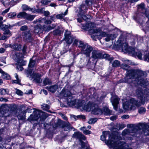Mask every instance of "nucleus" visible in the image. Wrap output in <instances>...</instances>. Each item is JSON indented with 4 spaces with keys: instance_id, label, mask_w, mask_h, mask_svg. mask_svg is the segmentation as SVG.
Wrapping results in <instances>:
<instances>
[{
    "instance_id": "40",
    "label": "nucleus",
    "mask_w": 149,
    "mask_h": 149,
    "mask_svg": "<svg viewBox=\"0 0 149 149\" xmlns=\"http://www.w3.org/2000/svg\"><path fill=\"white\" fill-rule=\"evenodd\" d=\"M63 33V32L58 29H57L53 32V34L54 35H60Z\"/></svg>"
},
{
    "instance_id": "18",
    "label": "nucleus",
    "mask_w": 149,
    "mask_h": 149,
    "mask_svg": "<svg viewBox=\"0 0 149 149\" xmlns=\"http://www.w3.org/2000/svg\"><path fill=\"white\" fill-rule=\"evenodd\" d=\"M41 75L38 73H34L32 76L33 79V81L37 83H40L42 82V80L41 78Z\"/></svg>"
},
{
    "instance_id": "51",
    "label": "nucleus",
    "mask_w": 149,
    "mask_h": 149,
    "mask_svg": "<svg viewBox=\"0 0 149 149\" xmlns=\"http://www.w3.org/2000/svg\"><path fill=\"white\" fill-rule=\"evenodd\" d=\"M51 25H49L44 27L43 30L45 31L48 32L52 29Z\"/></svg>"
},
{
    "instance_id": "55",
    "label": "nucleus",
    "mask_w": 149,
    "mask_h": 149,
    "mask_svg": "<svg viewBox=\"0 0 149 149\" xmlns=\"http://www.w3.org/2000/svg\"><path fill=\"white\" fill-rule=\"evenodd\" d=\"M22 8L23 10L25 11H26L28 10L29 11L30 7L27 5H24L22 6Z\"/></svg>"
},
{
    "instance_id": "36",
    "label": "nucleus",
    "mask_w": 149,
    "mask_h": 149,
    "mask_svg": "<svg viewBox=\"0 0 149 149\" xmlns=\"http://www.w3.org/2000/svg\"><path fill=\"white\" fill-rule=\"evenodd\" d=\"M9 90L7 89L1 88L0 89V94L1 95H5L6 94H8Z\"/></svg>"
},
{
    "instance_id": "11",
    "label": "nucleus",
    "mask_w": 149,
    "mask_h": 149,
    "mask_svg": "<svg viewBox=\"0 0 149 149\" xmlns=\"http://www.w3.org/2000/svg\"><path fill=\"white\" fill-rule=\"evenodd\" d=\"M64 38L63 40L68 44H71L73 42L74 38L72 35H71L70 31L66 30L64 33Z\"/></svg>"
},
{
    "instance_id": "30",
    "label": "nucleus",
    "mask_w": 149,
    "mask_h": 149,
    "mask_svg": "<svg viewBox=\"0 0 149 149\" xmlns=\"http://www.w3.org/2000/svg\"><path fill=\"white\" fill-rule=\"evenodd\" d=\"M86 5L82 4L79 6L80 10L79 12V13H84V10H88V7Z\"/></svg>"
},
{
    "instance_id": "20",
    "label": "nucleus",
    "mask_w": 149,
    "mask_h": 149,
    "mask_svg": "<svg viewBox=\"0 0 149 149\" xmlns=\"http://www.w3.org/2000/svg\"><path fill=\"white\" fill-rule=\"evenodd\" d=\"M42 27L41 25L38 24L35 25L33 32L36 34H38L42 32Z\"/></svg>"
},
{
    "instance_id": "15",
    "label": "nucleus",
    "mask_w": 149,
    "mask_h": 149,
    "mask_svg": "<svg viewBox=\"0 0 149 149\" xmlns=\"http://www.w3.org/2000/svg\"><path fill=\"white\" fill-rule=\"evenodd\" d=\"M77 100H76L72 96L69 98H67V103L70 106H72L76 105L77 107V105L79 104L80 102H79L76 103Z\"/></svg>"
},
{
    "instance_id": "23",
    "label": "nucleus",
    "mask_w": 149,
    "mask_h": 149,
    "mask_svg": "<svg viewBox=\"0 0 149 149\" xmlns=\"http://www.w3.org/2000/svg\"><path fill=\"white\" fill-rule=\"evenodd\" d=\"M117 36V34H109L107 35V37L105 38V40L107 42H108L110 40H113Z\"/></svg>"
},
{
    "instance_id": "32",
    "label": "nucleus",
    "mask_w": 149,
    "mask_h": 149,
    "mask_svg": "<svg viewBox=\"0 0 149 149\" xmlns=\"http://www.w3.org/2000/svg\"><path fill=\"white\" fill-rule=\"evenodd\" d=\"M129 47L128 46L127 43L125 42L123 44L122 46V51L124 53H127L129 50Z\"/></svg>"
},
{
    "instance_id": "25",
    "label": "nucleus",
    "mask_w": 149,
    "mask_h": 149,
    "mask_svg": "<svg viewBox=\"0 0 149 149\" xmlns=\"http://www.w3.org/2000/svg\"><path fill=\"white\" fill-rule=\"evenodd\" d=\"M46 88L48 91L52 93H54L58 88V86L57 85H55L49 87L47 86Z\"/></svg>"
},
{
    "instance_id": "10",
    "label": "nucleus",
    "mask_w": 149,
    "mask_h": 149,
    "mask_svg": "<svg viewBox=\"0 0 149 149\" xmlns=\"http://www.w3.org/2000/svg\"><path fill=\"white\" fill-rule=\"evenodd\" d=\"M108 136L109 137V139L106 142V143L109 146L111 147V148H113L112 146L110 145L109 144L107 143V142L109 141H112V140H113V141H114V139H116V141H117L119 139L117 138H116V136H112L111 139V135L110 134L109 132L107 131V132H103V134L101 136V139L103 141H104L106 140V137Z\"/></svg>"
},
{
    "instance_id": "39",
    "label": "nucleus",
    "mask_w": 149,
    "mask_h": 149,
    "mask_svg": "<svg viewBox=\"0 0 149 149\" xmlns=\"http://www.w3.org/2000/svg\"><path fill=\"white\" fill-rule=\"evenodd\" d=\"M35 17V15L27 14L25 19L30 21H32Z\"/></svg>"
},
{
    "instance_id": "44",
    "label": "nucleus",
    "mask_w": 149,
    "mask_h": 149,
    "mask_svg": "<svg viewBox=\"0 0 149 149\" xmlns=\"http://www.w3.org/2000/svg\"><path fill=\"white\" fill-rule=\"evenodd\" d=\"M146 108L143 107H141L139 108L138 112L141 114H144L146 112Z\"/></svg>"
},
{
    "instance_id": "61",
    "label": "nucleus",
    "mask_w": 149,
    "mask_h": 149,
    "mask_svg": "<svg viewBox=\"0 0 149 149\" xmlns=\"http://www.w3.org/2000/svg\"><path fill=\"white\" fill-rule=\"evenodd\" d=\"M85 3L87 6H88L92 4V2L91 0H86Z\"/></svg>"
},
{
    "instance_id": "58",
    "label": "nucleus",
    "mask_w": 149,
    "mask_h": 149,
    "mask_svg": "<svg viewBox=\"0 0 149 149\" xmlns=\"http://www.w3.org/2000/svg\"><path fill=\"white\" fill-rule=\"evenodd\" d=\"M130 36V35L129 33H127L126 32H123L121 35V36L123 37V38H127V37L128 36Z\"/></svg>"
},
{
    "instance_id": "56",
    "label": "nucleus",
    "mask_w": 149,
    "mask_h": 149,
    "mask_svg": "<svg viewBox=\"0 0 149 149\" xmlns=\"http://www.w3.org/2000/svg\"><path fill=\"white\" fill-rule=\"evenodd\" d=\"M16 14L15 13H10L8 14V17L9 18H13L16 16Z\"/></svg>"
},
{
    "instance_id": "13",
    "label": "nucleus",
    "mask_w": 149,
    "mask_h": 149,
    "mask_svg": "<svg viewBox=\"0 0 149 149\" xmlns=\"http://www.w3.org/2000/svg\"><path fill=\"white\" fill-rule=\"evenodd\" d=\"M101 30L98 32V33H95V34H92L91 35V37L94 40L96 41L97 39L100 40L102 37L106 36L107 37V34L106 32H100Z\"/></svg>"
},
{
    "instance_id": "43",
    "label": "nucleus",
    "mask_w": 149,
    "mask_h": 149,
    "mask_svg": "<svg viewBox=\"0 0 149 149\" xmlns=\"http://www.w3.org/2000/svg\"><path fill=\"white\" fill-rule=\"evenodd\" d=\"M3 34L4 35H7V36H9V37L12 35V33L8 29L4 30Z\"/></svg>"
},
{
    "instance_id": "34",
    "label": "nucleus",
    "mask_w": 149,
    "mask_h": 149,
    "mask_svg": "<svg viewBox=\"0 0 149 149\" xmlns=\"http://www.w3.org/2000/svg\"><path fill=\"white\" fill-rule=\"evenodd\" d=\"M22 47V45L19 44H15L12 46V48L15 50H21Z\"/></svg>"
},
{
    "instance_id": "59",
    "label": "nucleus",
    "mask_w": 149,
    "mask_h": 149,
    "mask_svg": "<svg viewBox=\"0 0 149 149\" xmlns=\"http://www.w3.org/2000/svg\"><path fill=\"white\" fill-rule=\"evenodd\" d=\"M9 38V36H7V35H4L2 36L0 38V40H6L7 39Z\"/></svg>"
},
{
    "instance_id": "2",
    "label": "nucleus",
    "mask_w": 149,
    "mask_h": 149,
    "mask_svg": "<svg viewBox=\"0 0 149 149\" xmlns=\"http://www.w3.org/2000/svg\"><path fill=\"white\" fill-rule=\"evenodd\" d=\"M135 95L139 99L141 102H138L134 98L131 99L128 104V105L126 104L124 106V108L128 109L130 108L131 109L134 110L136 109V106L139 107L141 104H144L145 103L146 100L145 97L143 95V92H142V89L141 88H139L135 91Z\"/></svg>"
},
{
    "instance_id": "7",
    "label": "nucleus",
    "mask_w": 149,
    "mask_h": 149,
    "mask_svg": "<svg viewBox=\"0 0 149 149\" xmlns=\"http://www.w3.org/2000/svg\"><path fill=\"white\" fill-rule=\"evenodd\" d=\"M111 141L107 142L108 144L110 145L111 146L113 147V149H132L131 148H128V146L126 145L124 141H121L120 140H118L115 141L116 139H114Z\"/></svg>"
},
{
    "instance_id": "47",
    "label": "nucleus",
    "mask_w": 149,
    "mask_h": 149,
    "mask_svg": "<svg viewBox=\"0 0 149 149\" xmlns=\"http://www.w3.org/2000/svg\"><path fill=\"white\" fill-rule=\"evenodd\" d=\"M121 68L125 70H127L130 68V66L125 63L122 64L121 65Z\"/></svg>"
},
{
    "instance_id": "3",
    "label": "nucleus",
    "mask_w": 149,
    "mask_h": 149,
    "mask_svg": "<svg viewBox=\"0 0 149 149\" xmlns=\"http://www.w3.org/2000/svg\"><path fill=\"white\" fill-rule=\"evenodd\" d=\"M137 7L138 11L134 15V18L137 22L143 25V23L142 20L143 15L146 16L149 20V11L147 8H146L144 3H142L138 5Z\"/></svg>"
},
{
    "instance_id": "14",
    "label": "nucleus",
    "mask_w": 149,
    "mask_h": 149,
    "mask_svg": "<svg viewBox=\"0 0 149 149\" xmlns=\"http://www.w3.org/2000/svg\"><path fill=\"white\" fill-rule=\"evenodd\" d=\"M22 35L24 40L29 42L32 40V36L30 31H25L23 32Z\"/></svg>"
},
{
    "instance_id": "63",
    "label": "nucleus",
    "mask_w": 149,
    "mask_h": 149,
    "mask_svg": "<svg viewBox=\"0 0 149 149\" xmlns=\"http://www.w3.org/2000/svg\"><path fill=\"white\" fill-rule=\"evenodd\" d=\"M27 49V47L25 45L23 46L22 49V52L24 55H25L26 54V50Z\"/></svg>"
},
{
    "instance_id": "52",
    "label": "nucleus",
    "mask_w": 149,
    "mask_h": 149,
    "mask_svg": "<svg viewBox=\"0 0 149 149\" xmlns=\"http://www.w3.org/2000/svg\"><path fill=\"white\" fill-rule=\"evenodd\" d=\"M0 1L4 6L6 5H9L10 4L9 0H1Z\"/></svg>"
},
{
    "instance_id": "37",
    "label": "nucleus",
    "mask_w": 149,
    "mask_h": 149,
    "mask_svg": "<svg viewBox=\"0 0 149 149\" xmlns=\"http://www.w3.org/2000/svg\"><path fill=\"white\" fill-rule=\"evenodd\" d=\"M1 77L3 79H10V76L8 74L4 72H1Z\"/></svg>"
},
{
    "instance_id": "53",
    "label": "nucleus",
    "mask_w": 149,
    "mask_h": 149,
    "mask_svg": "<svg viewBox=\"0 0 149 149\" xmlns=\"http://www.w3.org/2000/svg\"><path fill=\"white\" fill-rule=\"evenodd\" d=\"M142 132L145 135H149V127L147 129H143Z\"/></svg>"
},
{
    "instance_id": "8",
    "label": "nucleus",
    "mask_w": 149,
    "mask_h": 149,
    "mask_svg": "<svg viewBox=\"0 0 149 149\" xmlns=\"http://www.w3.org/2000/svg\"><path fill=\"white\" fill-rule=\"evenodd\" d=\"M34 115H31L28 118L29 121H31L33 120L37 121L40 118V120L42 118H44V116L45 114L42 111L36 110L34 111Z\"/></svg>"
},
{
    "instance_id": "42",
    "label": "nucleus",
    "mask_w": 149,
    "mask_h": 149,
    "mask_svg": "<svg viewBox=\"0 0 149 149\" xmlns=\"http://www.w3.org/2000/svg\"><path fill=\"white\" fill-rule=\"evenodd\" d=\"M120 65V61L118 60H115L112 63L113 67H115L119 66Z\"/></svg>"
},
{
    "instance_id": "60",
    "label": "nucleus",
    "mask_w": 149,
    "mask_h": 149,
    "mask_svg": "<svg viewBox=\"0 0 149 149\" xmlns=\"http://www.w3.org/2000/svg\"><path fill=\"white\" fill-rule=\"evenodd\" d=\"M12 83L13 84L15 83L17 84H20V80L19 79H18L15 80H12L11 81Z\"/></svg>"
},
{
    "instance_id": "26",
    "label": "nucleus",
    "mask_w": 149,
    "mask_h": 149,
    "mask_svg": "<svg viewBox=\"0 0 149 149\" xmlns=\"http://www.w3.org/2000/svg\"><path fill=\"white\" fill-rule=\"evenodd\" d=\"M4 109H3L1 110V109L0 108V117H3V116L6 117L8 115H5V114L6 113V112H8L7 110H6L5 112H4L3 110ZM2 134V132L1 130H0V142L2 140V138L1 136V135Z\"/></svg>"
},
{
    "instance_id": "57",
    "label": "nucleus",
    "mask_w": 149,
    "mask_h": 149,
    "mask_svg": "<svg viewBox=\"0 0 149 149\" xmlns=\"http://www.w3.org/2000/svg\"><path fill=\"white\" fill-rule=\"evenodd\" d=\"M142 92H143V95H149V89L146 88L143 91L142 90Z\"/></svg>"
},
{
    "instance_id": "16",
    "label": "nucleus",
    "mask_w": 149,
    "mask_h": 149,
    "mask_svg": "<svg viewBox=\"0 0 149 149\" xmlns=\"http://www.w3.org/2000/svg\"><path fill=\"white\" fill-rule=\"evenodd\" d=\"M119 100L120 99L117 96H114L111 98V102L113 108L115 110H117L118 109V104H119Z\"/></svg>"
},
{
    "instance_id": "54",
    "label": "nucleus",
    "mask_w": 149,
    "mask_h": 149,
    "mask_svg": "<svg viewBox=\"0 0 149 149\" xmlns=\"http://www.w3.org/2000/svg\"><path fill=\"white\" fill-rule=\"evenodd\" d=\"M51 1L50 0H41V3L45 5L48 4Z\"/></svg>"
},
{
    "instance_id": "50",
    "label": "nucleus",
    "mask_w": 149,
    "mask_h": 149,
    "mask_svg": "<svg viewBox=\"0 0 149 149\" xmlns=\"http://www.w3.org/2000/svg\"><path fill=\"white\" fill-rule=\"evenodd\" d=\"M43 19H44V18H40L34 20L33 21V22L32 23L34 24H36L38 23H41V22H42V21Z\"/></svg>"
},
{
    "instance_id": "6",
    "label": "nucleus",
    "mask_w": 149,
    "mask_h": 149,
    "mask_svg": "<svg viewBox=\"0 0 149 149\" xmlns=\"http://www.w3.org/2000/svg\"><path fill=\"white\" fill-rule=\"evenodd\" d=\"M74 44L81 47V52L82 54H84L86 57H89L92 51L93 48L91 46L86 43H84L83 41L75 40Z\"/></svg>"
},
{
    "instance_id": "31",
    "label": "nucleus",
    "mask_w": 149,
    "mask_h": 149,
    "mask_svg": "<svg viewBox=\"0 0 149 149\" xmlns=\"http://www.w3.org/2000/svg\"><path fill=\"white\" fill-rule=\"evenodd\" d=\"M93 113L95 115H101L102 114V111L99 108H97L94 109L92 110Z\"/></svg>"
},
{
    "instance_id": "62",
    "label": "nucleus",
    "mask_w": 149,
    "mask_h": 149,
    "mask_svg": "<svg viewBox=\"0 0 149 149\" xmlns=\"http://www.w3.org/2000/svg\"><path fill=\"white\" fill-rule=\"evenodd\" d=\"M28 27L26 25H24L22 26L20 28V30L22 31H24L27 29Z\"/></svg>"
},
{
    "instance_id": "35",
    "label": "nucleus",
    "mask_w": 149,
    "mask_h": 149,
    "mask_svg": "<svg viewBox=\"0 0 149 149\" xmlns=\"http://www.w3.org/2000/svg\"><path fill=\"white\" fill-rule=\"evenodd\" d=\"M27 13L24 12H20L17 15V17L19 18H24L25 19Z\"/></svg>"
},
{
    "instance_id": "17",
    "label": "nucleus",
    "mask_w": 149,
    "mask_h": 149,
    "mask_svg": "<svg viewBox=\"0 0 149 149\" xmlns=\"http://www.w3.org/2000/svg\"><path fill=\"white\" fill-rule=\"evenodd\" d=\"M85 12L83 13H78L77 16L78 18L77 19V21L79 23L82 22V19L87 20L88 19L87 16L85 15Z\"/></svg>"
},
{
    "instance_id": "24",
    "label": "nucleus",
    "mask_w": 149,
    "mask_h": 149,
    "mask_svg": "<svg viewBox=\"0 0 149 149\" xmlns=\"http://www.w3.org/2000/svg\"><path fill=\"white\" fill-rule=\"evenodd\" d=\"M12 26L10 25H6L3 24L2 22H0V28L1 29L4 31L6 29H10Z\"/></svg>"
},
{
    "instance_id": "33",
    "label": "nucleus",
    "mask_w": 149,
    "mask_h": 149,
    "mask_svg": "<svg viewBox=\"0 0 149 149\" xmlns=\"http://www.w3.org/2000/svg\"><path fill=\"white\" fill-rule=\"evenodd\" d=\"M68 9H67L64 13L58 14L56 16V18L58 19H61L63 18L64 16L66 15L68 13Z\"/></svg>"
},
{
    "instance_id": "46",
    "label": "nucleus",
    "mask_w": 149,
    "mask_h": 149,
    "mask_svg": "<svg viewBox=\"0 0 149 149\" xmlns=\"http://www.w3.org/2000/svg\"><path fill=\"white\" fill-rule=\"evenodd\" d=\"M36 61L35 60L31 59L29 64V67L31 68L33 67L36 63Z\"/></svg>"
},
{
    "instance_id": "48",
    "label": "nucleus",
    "mask_w": 149,
    "mask_h": 149,
    "mask_svg": "<svg viewBox=\"0 0 149 149\" xmlns=\"http://www.w3.org/2000/svg\"><path fill=\"white\" fill-rule=\"evenodd\" d=\"M97 120L96 118H92L89 120L88 123L90 124H94L97 121Z\"/></svg>"
},
{
    "instance_id": "1",
    "label": "nucleus",
    "mask_w": 149,
    "mask_h": 149,
    "mask_svg": "<svg viewBox=\"0 0 149 149\" xmlns=\"http://www.w3.org/2000/svg\"><path fill=\"white\" fill-rule=\"evenodd\" d=\"M146 75V72L139 69H133L127 71L125 80H120V82H125L131 84L134 80L139 84H142L145 86L149 84L148 80H144L143 77Z\"/></svg>"
},
{
    "instance_id": "9",
    "label": "nucleus",
    "mask_w": 149,
    "mask_h": 149,
    "mask_svg": "<svg viewBox=\"0 0 149 149\" xmlns=\"http://www.w3.org/2000/svg\"><path fill=\"white\" fill-rule=\"evenodd\" d=\"M94 24L93 23H89L86 24H83L82 27L86 30L90 31L92 33V34H95V33H98V32L100 31V29L98 28H94Z\"/></svg>"
},
{
    "instance_id": "64",
    "label": "nucleus",
    "mask_w": 149,
    "mask_h": 149,
    "mask_svg": "<svg viewBox=\"0 0 149 149\" xmlns=\"http://www.w3.org/2000/svg\"><path fill=\"white\" fill-rule=\"evenodd\" d=\"M16 93L19 95H22L23 94V93L20 90L16 89Z\"/></svg>"
},
{
    "instance_id": "21",
    "label": "nucleus",
    "mask_w": 149,
    "mask_h": 149,
    "mask_svg": "<svg viewBox=\"0 0 149 149\" xmlns=\"http://www.w3.org/2000/svg\"><path fill=\"white\" fill-rule=\"evenodd\" d=\"M82 102H80L79 104L77 105V107H81L82 108L86 111H90L93 110V109L91 107V105L87 104L86 105L82 104Z\"/></svg>"
},
{
    "instance_id": "12",
    "label": "nucleus",
    "mask_w": 149,
    "mask_h": 149,
    "mask_svg": "<svg viewBox=\"0 0 149 149\" xmlns=\"http://www.w3.org/2000/svg\"><path fill=\"white\" fill-rule=\"evenodd\" d=\"M128 51L127 53L129 54H131L134 56H136L139 59H141L142 54L141 52L139 51L137 52V50L136 49L130 47H129V50Z\"/></svg>"
},
{
    "instance_id": "19",
    "label": "nucleus",
    "mask_w": 149,
    "mask_h": 149,
    "mask_svg": "<svg viewBox=\"0 0 149 149\" xmlns=\"http://www.w3.org/2000/svg\"><path fill=\"white\" fill-rule=\"evenodd\" d=\"M72 137L79 139V140H85L86 139L85 136L79 132H74L72 135Z\"/></svg>"
},
{
    "instance_id": "45",
    "label": "nucleus",
    "mask_w": 149,
    "mask_h": 149,
    "mask_svg": "<svg viewBox=\"0 0 149 149\" xmlns=\"http://www.w3.org/2000/svg\"><path fill=\"white\" fill-rule=\"evenodd\" d=\"M42 108L44 110L47 111L49 108V106L46 104H43L41 105Z\"/></svg>"
},
{
    "instance_id": "22",
    "label": "nucleus",
    "mask_w": 149,
    "mask_h": 149,
    "mask_svg": "<svg viewBox=\"0 0 149 149\" xmlns=\"http://www.w3.org/2000/svg\"><path fill=\"white\" fill-rule=\"evenodd\" d=\"M63 123V126H62V128H64L65 131H69L73 129V127L71 126L69 122H64Z\"/></svg>"
},
{
    "instance_id": "41",
    "label": "nucleus",
    "mask_w": 149,
    "mask_h": 149,
    "mask_svg": "<svg viewBox=\"0 0 149 149\" xmlns=\"http://www.w3.org/2000/svg\"><path fill=\"white\" fill-rule=\"evenodd\" d=\"M81 130L83 131L84 133L86 135L89 134L91 133V131L86 130L85 127H83L81 128Z\"/></svg>"
},
{
    "instance_id": "29",
    "label": "nucleus",
    "mask_w": 149,
    "mask_h": 149,
    "mask_svg": "<svg viewBox=\"0 0 149 149\" xmlns=\"http://www.w3.org/2000/svg\"><path fill=\"white\" fill-rule=\"evenodd\" d=\"M61 95L64 97L69 98L72 96V94L71 92L69 91H63L61 92Z\"/></svg>"
},
{
    "instance_id": "27",
    "label": "nucleus",
    "mask_w": 149,
    "mask_h": 149,
    "mask_svg": "<svg viewBox=\"0 0 149 149\" xmlns=\"http://www.w3.org/2000/svg\"><path fill=\"white\" fill-rule=\"evenodd\" d=\"M63 122H64V121L59 120L57 122L54 123L53 125V127L55 128L57 127L62 128V126H63Z\"/></svg>"
},
{
    "instance_id": "5",
    "label": "nucleus",
    "mask_w": 149,
    "mask_h": 149,
    "mask_svg": "<svg viewBox=\"0 0 149 149\" xmlns=\"http://www.w3.org/2000/svg\"><path fill=\"white\" fill-rule=\"evenodd\" d=\"M144 126V124L139 123L136 125L133 124L130 125V128L129 129H125L122 132V134L123 136L126 135L130 134L133 137L137 136L138 133L140 130Z\"/></svg>"
},
{
    "instance_id": "38",
    "label": "nucleus",
    "mask_w": 149,
    "mask_h": 149,
    "mask_svg": "<svg viewBox=\"0 0 149 149\" xmlns=\"http://www.w3.org/2000/svg\"><path fill=\"white\" fill-rule=\"evenodd\" d=\"M43 84L44 86L50 85L52 84V82L49 79L45 78L43 80Z\"/></svg>"
},
{
    "instance_id": "28",
    "label": "nucleus",
    "mask_w": 149,
    "mask_h": 149,
    "mask_svg": "<svg viewBox=\"0 0 149 149\" xmlns=\"http://www.w3.org/2000/svg\"><path fill=\"white\" fill-rule=\"evenodd\" d=\"M102 111V113L105 115L109 116L111 114V111L107 107H103Z\"/></svg>"
},
{
    "instance_id": "4",
    "label": "nucleus",
    "mask_w": 149,
    "mask_h": 149,
    "mask_svg": "<svg viewBox=\"0 0 149 149\" xmlns=\"http://www.w3.org/2000/svg\"><path fill=\"white\" fill-rule=\"evenodd\" d=\"M109 55L107 54H103L101 52L98 50H93L91 53V56L89 58L86 65L88 66H94L96 63V60L107 57Z\"/></svg>"
},
{
    "instance_id": "49",
    "label": "nucleus",
    "mask_w": 149,
    "mask_h": 149,
    "mask_svg": "<svg viewBox=\"0 0 149 149\" xmlns=\"http://www.w3.org/2000/svg\"><path fill=\"white\" fill-rule=\"evenodd\" d=\"M27 111L26 110H25L24 111L22 112V113L23 115H24V116H21L20 115H19L18 116V118L19 119H21V120H24L25 119V113L27 112Z\"/></svg>"
}]
</instances>
